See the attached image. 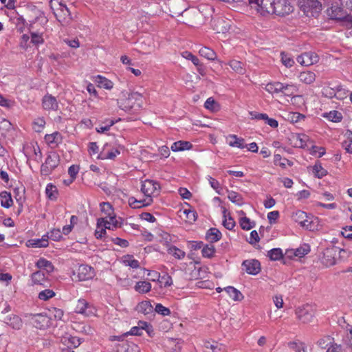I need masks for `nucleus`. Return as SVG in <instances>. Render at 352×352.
I'll list each match as a JSON object with an SVG mask.
<instances>
[{
	"label": "nucleus",
	"instance_id": "obj_1",
	"mask_svg": "<svg viewBox=\"0 0 352 352\" xmlns=\"http://www.w3.org/2000/svg\"><path fill=\"white\" fill-rule=\"evenodd\" d=\"M334 0H298L300 10L311 20L318 19L322 10V5L329 6Z\"/></svg>",
	"mask_w": 352,
	"mask_h": 352
},
{
	"label": "nucleus",
	"instance_id": "obj_2",
	"mask_svg": "<svg viewBox=\"0 0 352 352\" xmlns=\"http://www.w3.org/2000/svg\"><path fill=\"white\" fill-rule=\"evenodd\" d=\"M342 252H345V250L330 245L323 250L322 256H320L321 263L326 267L332 266L336 263L337 254H341Z\"/></svg>",
	"mask_w": 352,
	"mask_h": 352
},
{
	"label": "nucleus",
	"instance_id": "obj_3",
	"mask_svg": "<svg viewBox=\"0 0 352 352\" xmlns=\"http://www.w3.org/2000/svg\"><path fill=\"white\" fill-rule=\"evenodd\" d=\"M60 157L56 152H50L47 155L45 163L41 166V174L47 176L58 166Z\"/></svg>",
	"mask_w": 352,
	"mask_h": 352
},
{
	"label": "nucleus",
	"instance_id": "obj_4",
	"mask_svg": "<svg viewBox=\"0 0 352 352\" xmlns=\"http://www.w3.org/2000/svg\"><path fill=\"white\" fill-rule=\"evenodd\" d=\"M26 317L28 318L30 323L36 329H44L50 324V318L43 314H30Z\"/></svg>",
	"mask_w": 352,
	"mask_h": 352
},
{
	"label": "nucleus",
	"instance_id": "obj_5",
	"mask_svg": "<svg viewBox=\"0 0 352 352\" xmlns=\"http://www.w3.org/2000/svg\"><path fill=\"white\" fill-rule=\"evenodd\" d=\"M336 1L334 0L329 3L331 7L326 10L325 14L329 20L342 21L345 19L346 13L341 8L334 5Z\"/></svg>",
	"mask_w": 352,
	"mask_h": 352
},
{
	"label": "nucleus",
	"instance_id": "obj_6",
	"mask_svg": "<svg viewBox=\"0 0 352 352\" xmlns=\"http://www.w3.org/2000/svg\"><path fill=\"white\" fill-rule=\"evenodd\" d=\"M140 98H142V95L138 92H133L129 94L128 98L124 99H119L118 100V107L125 111H130L133 107V101L138 100Z\"/></svg>",
	"mask_w": 352,
	"mask_h": 352
},
{
	"label": "nucleus",
	"instance_id": "obj_7",
	"mask_svg": "<svg viewBox=\"0 0 352 352\" xmlns=\"http://www.w3.org/2000/svg\"><path fill=\"white\" fill-rule=\"evenodd\" d=\"M296 314L298 318L303 323H309L312 320L314 316V311L310 305H305L302 307H298Z\"/></svg>",
	"mask_w": 352,
	"mask_h": 352
},
{
	"label": "nucleus",
	"instance_id": "obj_8",
	"mask_svg": "<svg viewBox=\"0 0 352 352\" xmlns=\"http://www.w3.org/2000/svg\"><path fill=\"white\" fill-rule=\"evenodd\" d=\"M102 225L109 230H113L114 228L121 227V223L116 219L114 213L110 216H105L104 217L98 219V228H100Z\"/></svg>",
	"mask_w": 352,
	"mask_h": 352
},
{
	"label": "nucleus",
	"instance_id": "obj_9",
	"mask_svg": "<svg viewBox=\"0 0 352 352\" xmlns=\"http://www.w3.org/2000/svg\"><path fill=\"white\" fill-rule=\"evenodd\" d=\"M160 188V184L151 179H146L142 182L141 191L147 198H151V195Z\"/></svg>",
	"mask_w": 352,
	"mask_h": 352
},
{
	"label": "nucleus",
	"instance_id": "obj_10",
	"mask_svg": "<svg viewBox=\"0 0 352 352\" xmlns=\"http://www.w3.org/2000/svg\"><path fill=\"white\" fill-rule=\"evenodd\" d=\"M319 56L312 52H305L297 57V61L302 65L309 66L317 63Z\"/></svg>",
	"mask_w": 352,
	"mask_h": 352
},
{
	"label": "nucleus",
	"instance_id": "obj_11",
	"mask_svg": "<svg viewBox=\"0 0 352 352\" xmlns=\"http://www.w3.org/2000/svg\"><path fill=\"white\" fill-rule=\"evenodd\" d=\"M80 281L91 279L95 276L94 269L87 265H80L77 270Z\"/></svg>",
	"mask_w": 352,
	"mask_h": 352
},
{
	"label": "nucleus",
	"instance_id": "obj_12",
	"mask_svg": "<svg viewBox=\"0 0 352 352\" xmlns=\"http://www.w3.org/2000/svg\"><path fill=\"white\" fill-rule=\"evenodd\" d=\"M278 0H261L258 12L262 15L274 14Z\"/></svg>",
	"mask_w": 352,
	"mask_h": 352
},
{
	"label": "nucleus",
	"instance_id": "obj_13",
	"mask_svg": "<svg viewBox=\"0 0 352 352\" xmlns=\"http://www.w3.org/2000/svg\"><path fill=\"white\" fill-rule=\"evenodd\" d=\"M293 10V6L285 0H283V1L278 0L276 6L274 14L284 16L292 12Z\"/></svg>",
	"mask_w": 352,
	"mask_h": 352
},
{
	"label": "nucleus",
	"instance_id": "obj_14",
	"mask_svg": "<svg viewBox=\"0 0 352 352\" xmlns=\"http://www.w3.org/2000/svg\"><path fill=\"white\" fill-rule=\"evenodd\" d=\"M242 265L249 274L256 275L261 271V264L258 260H245Z\"/></svg>",
	"mask_w": 352,
	"mask_h": 352
},
{
	"label": "nucleus",
	"instance_id": "obj_15",
	"mask_svg": "<svg viewBox=\"0 0 352 352\" xmlns=\"http://www.w3.org/2000/svg\"><path fill=\"white\" fill-rule=\"evenodd\" d=\"M43 107L47 111H56L58 104L56 98L52 95H45L42 100Z\"/></svg>",
	"mask_w": 352,
	"mask_h": 352
},
{
	"label": "nucleus",
	"instance_id": "obj_16",
	"mask_svg": "<svg viewBox=\"0 0 352 352\" xmlns=\"http://www.w3.org/2000/svg\"><path fill=\"white\" fill-rule=\"evenodd\" d=\"M75 311L78 314H83L86 316H89L93 314V311L91 309V307L89 303L85 299L78 300Z\"/></svg>",
	"mask_w": 352,
	"mask_h": 352
},
{
	"label": "nucleus",
	"instance_id": "obj_17",
	"mask_svg": "<svg viewBox=\"0 0 352 352\" xmlns=\"http://www.w3.org/2000/svg\"><path fill=\"white\" fill-rule=\"evenodd\" d=\"M49 236L48 234H45L41 239H34L28 240L26 243L28 247L31 248H46L48 246Z\"/></svg>",
	"mask_w": 352,
	"mask_h": 352
},
{
	"label": "nucleus",
	"instance_id": "obj_18",
	"mask_svg": "<svg viewBox=\"0 0 352 352\" xmlns=\"http://www.w3.org/2000/svg\"><path fill=\"white\" fill-rule=\"evenodd\" d=\"M4 322L14 329H20L23 325L21 318L14 314L6 316L4 318Z\"/></svg>",
	"mask_w": 352,
	"mask_h": 352
},
{
	"label": "nucleus",
	"instance_id": "obj_19",
	"mask_svg": "<svg viewBox=\"0 0 352 352\" xmlns=\"http://www.w3.org/2000/svg\"><path fill=\"white\" fill-rule=\"evenodd\" d=\"M116 352H140V348L132 342H122L116 346Z\"/></svg>",
	"mask_w": 352,
	"mask_h": 352
},
{
	"label": "nucleus",
	"instance_id": "obj_20",
	"mask_svg": "<svg viewBox=\"0 0 352 352\" xmlns=\"http://www.w3.org/2000/svg\"><path fill=\"white\" fill-rule=\"evenodd\" d=\"M129 204L133 208H141L147 206L153 201L152 198H146L142 200H138L135 197H131L129 199Z\"/></svg>",
	"mask_w": 352,
	"mask_h": 352
},
{
	"label": "nucleus",
	"instance_id": "obj_21",
	"mask_svg": "<svg viewBox=\"0 0 352 352\" xmlns=\"http://www.w3.org/2000/svg\"><path fill=\"white\" fill-rule=\"evenodd\" d=\"M222 237L221 232L216 228H210L206 234V239L210 243L219 241Z\"/></svg>",
	"mask_w": 352,
	"mask_h": 352
},
{
	"label": "nucleus",
	"instance_id": "obj_22",
	"mask_svg": "<svg viewBox=\"0 0 352 352\" xmlns=\"http://www.w3.org/2000/svg\"><path fill=\"white\" fill-rule=\"evenodd\" d=\"M192 147V144L188 141H177L174 142L170 148L173 152L189 150Z\"/></svg>",
	"mask_w": 352,
	"mask_h": 352
},
{
	"label": "nucleus",
	"instance_id": "obj_23",
	"mask_svg": "<svg viewBox=\"0 0 352 352\" xmlns=\"http://www.w3.org/2000/svg\"><path fill=\"white\" fill-rule=\"evenodd\" d=\"M138 312L142 313L145 315L149 314L153 312V307L150 301L145 300L140 302L136 307Z\"/></svg>",
	"mask_w": 352,
	"mask_h": 352
},
{
	"label": "nucleus",
	"instance_id": "obj_24",
	"mask_svg": "<svg viewBox=\"0 0 352 352\" xmlns=\"http://www.w3.org/2000/svg\"><path fill=\"white\" fill-rule=\"evenodd\" d=\"M199 54L200 56L210 60H214L217 59V57L216 52L213 50L208 47H202L199 50Z\"/></svg>",
	"mask_w": 352,
	"mask_h": 352
},
{
	"label": "nucleus",
	"instance_id": "obj_25",
	"mask_svg": "<svg viewBox=\"0 0 352 352\" xmlns=\"http://www.w3.org/2000/svg\"><path fill=\"white\" fill-rule=\"evenodd\" d=\"M1 206L6 208H9L13 204L11 194L7 191H3L0 193Z\"/></svg>",
	"mask_w": 352,
	"mask_h": 352
},
{
	"label": "nucleus",
	"instance_id": "obj_26",
	"mask_svg": "<svg viewBox=\"0 0 352 352\" xmlns=\"http://www.w3.org/2000/svg\"><path fill=\"white\" fill-rule=\"evenodd\" d=\"M36 265L39 269L45 270L48 273L52 272L54 270L52 262L44 258H39L36 263Z\"/></svg>",
	"mask_w": 352,
	"mask_h": 352
},
{
	"label": "nucleus",
	"instance_id": "obj_27",
	"mask_svg": "<svg viewBox=\"0 0 352 352\" xmlns=\"http://www.w3.org/2000/svg\"><path fill=\"white\" fill-rule=\"evenodd\" d=\"M225 291L228 293L229 296L235 301H240L243 298V296L241 292L234 287L228 286L225 288Z\"/></svg>",
	"mask_w": 352,
	"mask_h": 352
},
{
	"label": "nucleus",
	"instance_id": "obj_28",
	"mask_svg": "<svg viewBox=\"0 0 352 352\" xmlns=\"http://www.w3.org/2000/svg\"><path fill=\"white\" fill-rule=\"evenodd\" d=\"M299 79L305 84H311L316 80V74L310 71L302 72L299 75Z\"/></svg>",
	"mask_w": 352,
	"mask_h": 352
},
{
	"label": "nucleus",
	"instance_id": "obj_29",
	"mask_svg": "<svg viewBox=\"0 0 352 352\" xmlns=\"http://www.w3.org/2000/svg\"><path fill=\"white\" fill-rule=\"evenodd\" d=\"M221 208L223 217L224 218L223 221V225L226 229L231 230L235 226V221L230 215H229L228 218L227 219V209L223 206H222Z\"/></svg>",
	"mask_w": 352,
	"mask_h": 352
},
{
	"label": "nucleus",
	"instance_id": "obj_30",
	"mask_svg": "<svg viewBox=\"0 0 352 352\" xmlns=\"http://www.w3.org/2000/svg\"><path fill=\"white\" fill-rule=\"evenodd\" d=\"M283 83L280 82H270L265 85V89L270 94H278L282 91Z\"/></svg>",
	"mask_w": 352,
	"mask_h": 352
},
{
	"label": "nucleus",
	"instance_id": "obj_31",
	"mask_svg": "<svg viewBox=\"0 0 352 352\" xmlns=\"http://www.w3.org/2000/svg\"><path fill=\"white\" fill-rule=\"evenodd\" d=\"M135 289L140 294H146L151 291V284L147 281H139L136 283Z\"/></svg>",
	"mask_w": 352,
	"mask_h": 352
},
{
	"label": "nucleus",
	"instance_id": "obj_32",
	"mask_svg": "<svg viewBox=\"0 0 352 352\" xmlns=\"http://www.w3.org/2000/svg\"><path fill=\"white\" fill-rule=\"evenodd\" d=\"M229 138L234 140L233 141H230L229 145L230 146L239 148H244L248 146V145L245 144L243 138H238L236 135H230Z\"/></svg>",
	"mask_w": 352,
	"mask_h": 352
},
{
	"label": "nucleus",
	"instance_id": "obj_33",
	"mask_svg": "<svg viewBox=\"0 0 352 352\" xmlns=\"http://www.w3.org/2000/svg\"><path fill=\"white\" fill-rule=\"evenodd\" d=\"M230 67L237 74H244L245 69L244 68V64L236 60H232L229 63Z\"/></svg>",
	"mask_w": 352,
	"mask_h": 352
},
{
	"label": "nucleus",
	"instance_id": "obj_34",
	"mask_svg": "<svg viewBox=\"0 0 352 352\" xmlns=\"http://www.w3.org/2000/svg\"><path fill=\"white\" fill-rule=\"evenodd\" d=\"M296 222L298 223L302 227H308V224L305 223V219L307 218V214L302 210H298L293 216Z\"/></svg>",
	"mask_w": 352,
	"mask_h": 352
},
{
	"label": "nucleus",
	"instance_id": "obj_35",
	"mask_svg": "<svg viewBox=\"0 0 352 352\" xmlns=\"http://www.w3.org/2000/svg\"><path fill=\"white\" fill-rule=\"evenodd\" d=\"M334 341V338L330 336H325L320 338L317 344L321 349H327Z\"/></svg>",
	"mask_w": 352,
	"mask_h": 352
},
{
	"label": "nucleus",
	"instance_id": "obj_36",
	"mask_svg": "<svg viewBox=\"0 0 352 352\" xmlns=\"http://www.w3.org/2000/svg\"><path fill=\"white\" fill-rule=\"evenodd\" d=\"M45 139L49 144H58V143L60 142L62 140V136L60 133L54 132L52 134L45 135Z\"/></svg>",
	"mask_w": 352,
	"mask_h": 352
},
{
	"label": "nucleus",
	"instance_id": "obj_37",
	"mask_svg": "<svg viewBox=\"0 0 352 352\" xmlns=\"http://www.w3.org/2000/svg\"><path fill=\"white\" fill-rule=\"evenodd\" d=\"M349 97L351 101H352V92L348 94L344 89L341 87H338L336 89V99L337 100H343L346 97Z\"/></svg>",
	"mask_w": 352,
	"mask_h": 352
},
{
	"label": "nucleus",
	"instance_id": "obj_38",
	"mask_svg": "<svg viewBox=\"0 0 352 352\" xmlns=\"http://www.w3.org/2000/svg\"><path fill=\"white\" fill-rule=\"evenodd\" d=\"M97 82L100 87H102L106 89H111L113 88V83L105 77L98 76L97 78Z\"/></svg>",
	"mask_w": 352,
	"mask_h": 352
},
{
	"label": "nucleus",
	"instance_id": "obj_39",
	"mask_svg": "<svg viewBox=\"0 0 352 352\" xmlns=\"http://www.w3.org/2000/svg\"><path fill=\"white\" fill-rule=\"evenodd\" d=\"M267 256L272 261H278L283 258V253L280 248H273L268 252Z\"/></svg>",
	"mask_w": 352,
	"mask_h": 352
},
{
	"label": "nucleus",
	"instance_id": "obj_40",
	"mask_svg": "<svg viewBox=\"0 0 352 352\" xmlns=\"http://www.w3.org/2000/svg\"><path fill=\"white\" fill-rule=\"evenodd\" d=\"M168 253L174 256L177 259H182L185 257L186 253L175 246H170L168 249Z\"/></svg>",
	"mask_w": 352,
	"mask_h": 352
},
{
	"label": "nucleus",
	"instance_id": "obj_41",
	"mask_svg": "<svg viewBox=\"0 0 352 352\" xmlns=\"http://www.w3.org/2000/svg\"><path fill=\"white\" fill-rule=\"evenodd\" d=\"M228 198L232 203L237 204L239 206H241L243 204L242 196L234 191L229 192Z\"/></svg>",
	"mask_w": 352,
	"mask_h": 352
},
{
	"label": "nucleus",
	"instance_id": "obj_42",
	"mask_svg": "<svg viewBox=\"0 0 352 352\" xmlns=\"http://www.w3.org/2000/svg\"><path fill=\"white\" fill-rule=\"evenodd\" d=\"M205 346L207 349H210L212 352H225L226 347L221 344L217 342L210 343L209 342L205 344Z\"/></svg>",
	"mask_w": 352,
	"mask_h": 352
},
{
	"label": "nucleus",
	"instance_id": "obj_43",
	"mask_svg": "<svg viewBox=\"0 0 352 352\" xmlns=\"http://www.w3.org/2000/svg\"><path fill=\"white\" fill-rule=\"evenodd\" d=\"M202 256L206 258H212L215 253V248L213 245H205L202 248Z\"/></svg>",
	"mask_w": 352,
	"mask_h": 352
},
{
	"label": "nucleus",
	"instance_id": "obj_44",
	"mask_svg": "<svg viewBox=\"0 0 352 352\" xmlns=\"http://www.w3.org/2000/svg\"><path fill=\"white\" fill-rule=\"evenodd\" d=\"M324 117L327 118L329 121L338 122L342 120V114L338 111H331L329 113L324 114Z\"/></svg>",
	"mask_w": 352,
	"mask_h": 352
},
{
	"label": "nucleus",
	"instance_id": "obj_45",
	"mask_svg": "<svg viewBox=\"0 0 352 352\" xmlns=\"http://www.w3.org/2000/svg\"><path fill=\"white\" fill-rule=\"evenodd\" d=\"M288 344L296 352H307V346L302 342H291Z\"/></svg>",
	"mask_w": 352,
	"mask_h": 352
},
{
	"label": "nucleus",
	"instance_id": "obj_46",
	"mask_svg": "<svg viewBox=\"0 0 352 352\" xmlns=\"http://www.w3.org/2000/svg\"><path fill=\"white\" fill-rule=\"evenodd\" d=\"M240 226L243 230H249L254 227L255 223L251 222L250 219L244 217L240 219Z\"/></svg>",
	"mask_w": 352,
	"mask_h": 352
},
{
	"label": "nucleus",
	"instance_id": "obj_47",
	"mask_svg": "<svg viewBox=\"0 0 352 352\" xmlns=\"http://www.w3.org/2000/svg\"><path fill=\"white\" fill-rule=\"evenodd\" d=\"M32 280L34 284L42 285L45 280V274L41 271H37L32 274Z\"/></svg>",
	"mask_w": 352,
	"mask_h": 352
},
{
	"label": "nucleus",
	"instance_id": "obj_48",
	"mask_svg": "<svg viewBox=\"0 0 352 352\" xmlns=\"http://www.w3.org/2000/svg\"><path fill=\"white\" fill-rule=\"evenodd\" d=\"M123 263L126 265L130 266L132 268H138L140 266L139 261L136 259H134L133 256L131 255L124 256Z\"/></svg>",
	"mask_w": 352,
	"mask_h": 352
},
{
	"label": "nucleus",
	"instance_id": "obj_49",
	"mask_svg": "<svg viewBox=\"0 0 352 352\" xmlns=\"http://www.w3.org/2000/svg\"><path fill=\"white\" fill-rule=\"evenodd\" d=\"M204 107L206 109L212 111H218L219 108V104L212 98H209L206 100Z\"/></svg>",
	"mask_w": 352,
	"mask_h": 352
},
{
	"label": "nucleus",
	"instance_id": "obj_50",
	"mask_svg": "<svg viewBox=\"0 0 352 352\" xmlns=\"http://www.w3.org/2000/svg\"><path fill=\"white\" fill-rule=\"evenodd\" d=\"M45 192L50 199H56L57 188L54 185L48 184L45 188Z\"/></svg>",
	"mask_w": 352,
	"mask_h": 352
},
{
	"label": "nucleus",
	"instance_id": "obj_51",
	"mask_svg": "<svg viewBox=\"0 0 352 352\" xmlns=\"http://www.w3.org/2000/svg\"><path fill=\"white\" fill-rule=\"evenodd\" d=\"M313 170L315 173V175L318 178H321L327 174V171L322 168L321 164L320 163H316L313 167Z\"/></svg>",
	"mask_w": 352,
	"mask_h": 352
},
{
	"label": "nucleus",
	"instance_id": "obj_52",
	"mask_svg": "<svg viewBox=\"0 0 352 352\" xmlns=\"http://www.w3.org/2000/svg\"><path fill=\"white\" fill-rule=\"evenodd\" d=\"M101 211L105 216L113 214V209L109 202H102L100 204Z\"/></svg>",
	"mask_w": 352,
	"mask_h": 352
},
{
	"label": "nucleus",
	"instance_id": "obj_53",
	"mask_svg": "<svg viewBox=\"0 0 352 352\" xmlns=\"http://www.w3.org/2000/svg\"><path fill=\"white\" fill-rule=\"evenodd\" d=\"M283 64L287 67H291L294 64V60L287 54L283 52L280 54Z\"/></svg>",
	"mask_w": 352,
	"mask_h": 352
},
{
	"label": "nucleus",
	"instance_id": "obj_54",
	"mask_svg": "<svg viewBox=\"0 0 352 352\" xmlns=\"http://www.w3.org/2000/svg\"><path fill=\"white\" fill-rule=\"evenodd\" d=\"M310 252V247L307 244H304L302 246L297 248L295 251V256L302 257L307 254Z\"/></svg>",
	"mask_w": 352,
	"mask_h": 352
},
{
	"label": "nucleus",
	"instance_id": "obj_55",
	"mask_svg": "<svg viewBox=\"0 0 352 352\" xmlns=\"http://www.w3.org/2000/svg\"><path fill=\"white\" fill-rule=\"evenodd\" d=\"M282 88L283 89L282 91H280V93L287 96L293 95V94L296 91V87L293 85H284L283 83Z\"/></svg>",
	"mask_w": 352,
	"mask_h": 352
},
{
	"label": "nucleus",
	"instance_id": "obj_56",
	"mask_svg": "<svg viewBox=\"0 0 352 352\" xmlns=\"http://www.w3.org/2000/svg\"><path fill=\"white\" fill-rule=\"evenodd\" d=\"M55 296V293L51 289H45L38 294V298L43 300H47Z\"/></svg>",
	"mask_w": 352,
	"mask_h": 352
},
{
	"label": "nucleus",
	"instance_id": "obj_57",
	"mask_svg": "<svg viewBox=\"0 0 352 352\" xmlns=\"http://www.w3.org/2000/svg\"><path fill=\"white\" fill-rule=\"evenodd\" d=\"M49 312L54 318V319L58 320H62L64 314L62 309L56 307H52L51 309H50Z\"/></svg>",
	"mask_w": 352,
	"mask_h": 352
},
{
	"label": "nucleus",
	"instance_id": "obj_58",
	"mask_svg": "<svg viewBox=\"0 0 352 352\" xmlns=\"http://www.w3.org/2000/svg\"><path fill=\"white\" fill-rule=\"evenodd\" d=\"M223 23H214V25L212 27V29L216 32V33H226L229 30L230 25L228 23H226V25H221Z\"/></svg>",
	"mask_w": 352,
	"mask_h": 352
},
{
	"label": "nucleus",
	"instance_id": "obj_59",
	"mask_svg": "<svg viewBox=\"0 0 352 352\" xmlns=\"http://www.w3.org/2000/svg\"><path fill=\"white\" fill-rule=\"evenodd\" d=\"M155 311L164 316H169L170 314V311L168 308L165 307L162 304H157L155 308Z\"/></svg>",
	"mask_w": 352,
	"mask_h": 352
},
{
	"label": "nucleus",
	"instance_id": "obj_60",
	"mask_svg": "<svg viewBox=\"0 0 352 352\" xmlns=\"http://www.w3.org/2000/svg\"><path fill=\"white\" fill-rule=\"evenodd\" d=\"M182 56L187 60H190L194 65H199V58L191 52L188 51L183 52Z\"/></svg>",
	"mask_w": 352,
	"mask_h": 352
},
{
	"label": "nucleus",
	"instance_id": "obj_61",
	"mask_svg": "<svg viewBox=\"0 0 352 352\" xmlns=\"http://www.w3.org/2000/svg\"><path fill=\"white\" fill-rule=\"evenodd\" d=\"M49 239L54 241H58L62 239V232L60 229H52L50 231V235L48 236Z\"/></svg>",
	"mask_w": 352,
	"mask_h": 352
},
{
	"label": "nucleus",
	"instance_id": "obj_62",
	"mask_svg": "<svg viewBox=\"0 0 352 352\" xmlns=\"http://www.w3.org/2000/svg\"><path fill=\"white\" fill-rule=\"evenodd\" d=\"M304 118H305L304 115H302L300 113H298V112H292L289 115L288 119L292 122L296 123V122H298V121H300L301 119H304Z\"/></svg>",
	"mask_w": 352,
	"mask_h": 352
},
{
	"label": "nucleus",
	"instance_id": "obj_63",
	"mask_svg": "<svg viewBox=\"0 0 352 352\" xmlns=\"http://www.w3.org/2000/svg\"><path fill=\"white\" fill-rule=\"evenodd\" d=\"M341 234L345 239L351 240L352 239V226H347L343 228V231L341 232Z\"/></svg>",
	"mask_w": 352,
	"mask_h": 352
},
{
	"label": "nucleus",
	"instance_id": "obj_64",
	"mask_svg": "<svg viewBox=\"0 0 352 352\" xmlns=\"http://www.w3.org/2000/svg\"><path fill=\"white\" fill-rule=\"evenodd\" d=\"M342 350L341 344H338L334 342L327 348L326 352H340Z\"/></svg>",
	"mask_w": 352,
	"mask_h": 352
}]
</instances>
